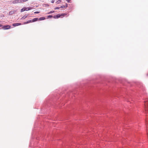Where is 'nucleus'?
<instances>
[{
  "label": "nucleus",
  "instance_id": "nucleus-1",
  "mask_svg": "<svg viewBox=\"0 0 148 148\" xmlns=\"http://www.w3.org/2000/svg\"><path fill=\"white\" fill-rule=\"evenodd\" d=\"M144 105L145 110L148 113V101H145Z\"/></svg>",
  "mask_w": 148,
  "mask_h": 148
},
{
  "label": "nucleus",
  "instance_id": "nucleus-2",
  "mask_svg": "<svg viewBox=\"0 0 148 148\" xmlns=\"http://www.w3.org/2000/svg\"><path fill=\"white\" fill-rule=\"evenodd\" d=\"M12 3L13 4L22 3V1H21V0H15L13 1Z\"/></svg>",
  "mask_w": 148,
  "mask_h": 148
},
{
  "label": "nucleus",
  "instance_id": "nucleus-3",
  "mask_svg": "<svg viewBox=\"0 0 148 148\" xmlns=\"http://www.w3.org/2000/svg\"><path fill=\"white\" fill-rule=\"evenodd\" d=\"M2 27L4 29H10V26L9 25H6L3 26Z\"/></svg>",
  "mask_w": 148,
  "mask_h": 148
},
{
  "label": "nucleus",
  "instance_id": "nucleus-4",
  "mask_svg": "<svg viewBox=\"0 0 148 148\" xmlns=\"http://www.w3.org/2000/svg\"><path fill=\"white\" fill-rule=\"evenodd\" d=\"M16 12V10H12L10 11L9 12V15H11L14 13V12Z\"/></svg>",
  "mask_w": 148,
  "mask_h": 148
},
{
  "label": "nucleus",
  "instance_id": "nucleus-5",
  "mask_svg": "<svg viewBox=\"0 0 148 148\" xmlns=\"http://www.w3.org/2000/svg\"><path fill=\"white\" fill-rule=\"evenodd\" d=\"M21 25V23H15L13 24V25L14 26H16L18 25Z\"/></svg>",
  "mask_w": 148,
  "mask_h": 148
},
{
  "label": "nucleus",
  "instance_id": "nucleus-6",
  "mask_svg": "<svg viewBox=\"0 0 148 148\" xmlns=\"http://www.w3.org/2000/svg\"><path fill=\"white\" fill-rule=\"evenodd\" d=\"M25 8L26 11H28L32 9V7H25Z\"/></svg>",
  "mask_w": 148,
  "mask_h": 148
},
{
  "label": "nucleus",
  "instance_id": "nucleus-7",
  "mask_svg": "<svg viewBox=\"0 0 148 148\" xmlns=\"http://www.w3.org/2000/svg\"><path fill=\"white\" fill-rule=\"evenodd\" d=\"M31 22H32V20H29L26 22H24V24H28V23H31Z\"/></svg>",
  "mask_w": 148,
  "mask_h": 148
},
{
  "label": "nucleus",
  "instance_id": "nucleus-8",
  "mask_svg": "<svg viewBox=\"0 0 148 148\" xmlns=\"http://www.w3.org/2000/svg\"><path fill=\"white\" fill-rule=\"evenodd\" d=\"M28 16V15H24V16H23L22 18H21V20H22L23 19H25V18H26Z\"/></svg>",
  "mask_w": 148,
  "mask_h": 148
},
{
  "label": "nucleus",
  "instance_id": "nucleus-9",
  "mask_svg": "<svg viewBox=\"0 0 148 148\" xmlns=\"http://www.w3.org/2000/svg\"><path fill=\"white\" fill-rule=\"evenodd\" d=\"M38 19V18H34L32 21V22H34L37 21Z\"/></svg>",
  "mask_w": 148,
  "mask_h": 148
},
{
  "label": "nucleus",
  "instance_id": "nucleus-10",
  "mask_svg": "<svg viewBox=\"0 0 148 148\" xmlns=\"http://www.w3.org/2000/svg\"><path fill=\"white\" fill-rule=\"evenodd\" d=\"M45 18L44 17H42L39 18L38 19L39 20L41 21V20H44L45 19Z\"/></svg>",
  "mask_w": 148,
  "mask_h": 148
},
{
  "label": "nucleus",
  "instance_id": "nucleus-11",
  "mask_svg": "<svg viewBox=\"0 0 148 148\" xmlns=\"http://www.w3.org/2000/svg\"><path fill=\"white\" fill-rule=\"evenodd\" d=\"M25 7H24L23 8H22L21 10V12H23V11H25Z\"/></svg>",
  "mask_w": 148,
  "mask_h": 148
},
{
  "label": "nucleus",
  "instance_id": "nucleus-12",
  "mask_svg": "<svg viewBox=\"0 0 148 148\" xmlns=\"http://www.w3.org/2000/svg\"><path fill=\"white\" fill-rule=\"evenodd\" d=\"M56 16L57 17V18H58L60 17V14H57L56 15Z\"/></svg>",
  "mask_w": 148,
  "mask_h": 148
},
{
  "label": "nucleus",
  "instance_id": "nucleus-13",
  "mask_svg": "<svg viewBox=\"0 0 148 148\" xmlns=\"http://www.w3.org/2000/svg\"><path fill=\"white\" fill-rule=\"evenodd\" d=\"M65 7V5H62L60 7V8H64Z\"/></svg>",
  "mask_w": 148,
  "mask_h": 148
},
{
  "label": "nucleus",
  "instance_id": "nucleus-14",
  "mask_svg": "<svg viewBox=\"0 0 148 148\" xmlns=\"http://www.w3.org/2000/svg\"><path fill=\"white\" fill-rule=\"evenodd\" d=\"M60 17L61 16H65V14H60Z\"/></svg>",
  "mask_w": 148,
  "mask_h": 148
},
{
  "label": "nucleus",
  "instance_id": "nucleus-15",
  "mask_svg": "<svg viewBox=\"0 0 148 148\" xmlns=\"http://www.w3.org/2000/svg\"><path fill=\"white\" fill-rule=\"evenodd\" d=\"M54 12V11H50L48 13L49 14H51V13H52Z\"/></svg>",
  "mask_w": 148,
  "mask_h": 148
},
{
  "label": "nucleus",
  "instance_id": "nucleus-16",
  "mask_svg": "<svg viewBox=\"0 0 148 148\" xmlns=\"http://www.w3.org/2000/svg\"><path fill=\"white\" fill-rule=\"evenodd\" d=\"M52 17H53V16L51 15H49L48 16V18H51Z\"/></svg>",
  "mask_w": 148,
  "mask_h": 148
},
{
  "label": "nucleus",
  "instance_id": "nucleus-17",
  "mask_svg": "<svg viewBox=\"0 0 148 148\" xmlns=\"http://www.w3.org/2000/svg\"><path fill=\"white\" fill-rule=\"evenodd\" d=\"M60 2H61V1L60 0H59L58 1H57V3H59Z\"/></svg>",
  "mask_w": 148,
  "mask_h": 148
},
{
  "label": "nucleus",
  "instance_id": "nucleus-18",
  "mask_svg": "<svg viewBox=\"0 0 148 148\" xmlns=\"http://www.w3.org/2000/svg\"><path fill=\"white\" fill-rule=\"evenodd\" d=\"M60 8V7H56V8H55V9H59V8Z\"/></svg>",
  "mask_w": 148,
  "mask_h": 148
},
{
  "label": "nucleus",
  "instance_id": "nucleus-19",
  "mask_svg": "<svg viewBox=\"0 0 148 148\" xmlns=\"http://www.w3.org/2000/svg\"><path fill=\"white\" fill-rule=\"evenodd\" d=\"M39 13V12H34L35 14H38Z\"/></svg>",
  "mask_w": 148,
  "mask_h": 148
},
{
  "label": "nucleus",
  "instance_id": "nucleus-20",
  "mask_svg": "<svg viewBox=\"0 0 148 148\" xmlns=\"http://www.w3.org/2000/svg\"><path fill=\"white\" fill-rule=\"evenodd\" d=\"M53 18H57V17L56 16V15H55V16H53Z\"/></svg>",
  "mask_w": 148,
  "mask_h": 148
},
{
  "label": "nucleus",
  "instance_id": "nucleus-21",
  "mask_svg": "<svg viewBox=\"0 0 148 148\" xmlns=\"http://www.w3.org/2000/svg\"><path fill=\"white\" fill-rule=\"evenodd\" d=\"M51 2L52 3H54V1H53V0H52L51 1Z\"/></svg>",
  "mask_w": 148,
  "mask_h": 148
},
{
  "label": "nucleus",
  "instance_id": "nucleus-22",
  "mask_svg": "<svg viewBox=\"0 0 148 148\" xmlns=\"http://www.w3.org/2000/svg\"><path fill=\"white\" fill-rule=\"evenodd\" d=\"M3 25L1 24H0V27H2Z\"/></svg>",
  "mask_w": 148,
  "mask_h": 148
},
{
  "label": "nucleus",
  "instance_id": "nucleus-23",
  "mask_svg": "<svg viewBox=\"0 0 148 148\" xmlns=\"http://www.w3.org/2000/svg\"><path fill=\"white\" fill-rule=\"evenodd\" d=\"M68 6V5L67 4H66V7H67Z\"/></svg>",
  "mask_w": 148,
  "mask_h": 148
},
{
  "label": "nucleus",
  "instance_id": "nucleus-24",
  "mask_svg": "<svg viewBox=\"0 0 148 148\" xmlns=\"http://www.w3.org/2000/svg\"><path fill=\"white\" fill-rule=\"evenodd\" d=\"M147 122V120H146V122Z\"/></svg>",
  "mask_w": 148,
  "mask_h": 148
},
{
  "label": "nucleus",
  "instance_id": "nucleus-25",
  "mask_svg": "<svg viewBox=\"0 0 148 148\" xmlns=\"http://www.w3.org/2000/svg\"><path fill=\"white\" fill-rule=\"evenodd\" d=\"M147 135H148V134H147Z\"/></svg>",
  "mask_w": 148,
  "mask_h": 148
}]
</instances>
